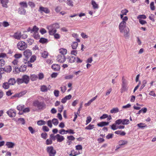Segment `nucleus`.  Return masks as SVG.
<instances>
[{"instance_id":"obj_57","label":"nucleus","mask_w":156,"mask_h":156,"mask_svg":"<svg viewBox=\"0 0 156 156\" xmlns=\"http://www.w3.org/2000/svg\"><path fill=\"white\" fill-rule=\"evenodd\" d=\"M7 58V55L5 53H0V58Z\"/></svg>"},{"instance_id":"obj_27","label":"nucleus","mask_w":156,"mask_h":156,"mask_svg":"<svg viewBox=\"0 0 156 156\" xmlns=\"http://www.w3.org/2000/svg\"><path fill=\"white\" fill-rule=\"evenodd\" d=\"M137 126L140 128L144 129L147 127V125L144 123H140L137 124Z\"/></svg>"},{"instance_id":"obj_33","label":"nucleus","mask_w":156,"mask_h":156,"mask_svg":"<svg viewBox=\"0 0 156 156\" xmlns=\"http://www.w3.org/2000/svg\"><path fill=\"white\" fill-rule=\"evenodd\" d=\"M78 46V43L76 41L73 42L71 46L72 48L73 49H76Z\"/></svg>"},{"instance_id":"obj_42","label":"nucleus","mask_w":156,"mask_h":156,"mask_svg":"<svg viewBox=\"0 0 156 156\" xmlns=\"http://www.w3.org/2000/svg\"><path fill=\"white\" fill-rule=\"evenodd\" d=\"M146 18H147L146 16L144 15H139L137 17V18L138 19H139V20L140 19H146Z\"/></svg>"},{"instance_id":"obj_52","label":"nucleus","mask_w":156,"mask_h":156,"mask_svg":"<svg viewBox=\"0 0 156 156\" xmlns=\"http://www.w3.org/2000/svg\"><path fill=\"white\" fill-rule=\"evenodd\" d=\"M44 77V75L42 73H40L38 74V78L39 80H42Z\"/></svg>"},{"instance_id":"obj_37","label":"nucleus","mask_w":156,"mask_h":156,"mask_svg":"<svg viewBox=\"0 0 156 156\" xmlns=\"http://www.w3.org/2000/svg\"><path fill=\"white\" fill-rule=\"evenodd\" d=\"M46 122L45 121L43 120H40L38 121L37 122V124L39 126H42L45 125Z\"/></svg>"},{"instance_id":"obj_35","label":"nucleus","mask_w":156,"mask_h":156,"mask_svg":"<svg viewBox=\"0 0 156 156\" xmlns=\"http://www.w3.org/2000/svg\"><path fill=\"white\" fill-rule=\"evenodd\" d=\"M8 83L10 85H13L16 83V81L14 78H11L8 81Z\"/></svg>"},{"instance_id":"obj_6","label":"nucleus","mask_w":156,"mask_h":156,"mask_svg":"<svg viewBox=\"0 0 156 156\" xmlns=\"http://www.w3.org/2000/svg\"><path fill=\"white\" fill-rule=\"evenodd\" d=\"M116 123L118 125L122 124L123 125H128L129 123V121L128 119H118L116 121Z\"/></svg>"},{"instance_id":"obj_19","label":"nucleus","mask_w":156,"mask_h":156,"mask_svg":"<svg viewBox=\"0 0 156 156\" xmlns=\"http://www.w3.org/2000/svg\"><path fill=\"white\" fill-rule=\"evenodd\" d=\"M52 68L55 71H58L60 69V66L58 64H54L51 66Z\"/></svg>"},{"instance_id":"obj_63","label":"nucleus","mask_w":156,"mask_h":156,"mask_svg":"<svg viewBox=\"0 0 156 156\" xmlns=\"http://www.w3.org/2000/svg\"><path fill=\"white\" fill-rule=\"evenodd\" d=\"M61 91L62 93H64L66 90V86H63L61 87Z\"/></svg>"},{"instance_id":"obj_36","label":"nucleus","mask_w":156,"mask_h":156,"mask_svg":"<svg viewBox=\"0 0 156 156\" xmlns=\"http://www.w3.org/2000/svg\"><path fill=\"white\" fill-rule=\"evenodd\" d=\"M115 133L117 134H119L121 136H124L126 133L124 131H121V130H117L115 131Z\"/></svg>"},{"instance_id":"obj_14","label":"nucleus","mask_w":156,"mask_h":156,"mask_svg":"<svg viewBox=\"0 0 156 156\" xmlns=\"http://www.w3.org/2000/svg\"><path fill=\"white\" fill-rule=\"evenodd\" d=\"M56 139L57 141L59 142H62L63 141L65 138L63 136L60 135L59 134H57L56 135Z\"/></svg>"},{"instance_id":"obj_58","label":"nucleus","mask_w":156,"mask_h":156,"mask_svg":"<svg viewBox=\"0 0 156 156\" xmlns=\"http://www.w3.org/2000/svg\"><path fill=\"white\" fill-rule=\"evenodd\" d=\"M41 136L42 138L46 139L48 135L46 133H42L41 134Z\"/></svg>"},{"instance_id":"obj_51","label":"nucleus","mask_w":156,"mask_h":156,"mask_svg":"<svg viewBox=\"0 0 156 156\" xmlns=\"http://www.w3.org/2000/svg\"><path fill=\"white\" fill-rule=\"evenodd\" d=\"M39 42L42 43H44L47 42V40L44 38H41L39 40Z\"/></svg>"},{"instance_id":"obj_8","label":"nucleus","mask_w":156,"mask_h":156,"mask_svg":"<svg viewBox=\"0 0 156 156\" xmlns=\"http://www.w3.org/2000/svg\"><path fill=\"white\" fill-rule=\"evenodd\" d=\"M6 113L11 118L15 117L16 115V112L14 109H10L6 112Z\"/></svg>"},{"instance_id":"obj_17","label":"nucleus","mask_w":156,"mask_h":156,"mask_svg":"<svg viewBox=\"0 0 156 156\" xmlns=\"http://www.w3.org/2000/svg\"><path fill=\"white\" fill-rule=\"evenodd\" d=\"M59 52L61 55L65 56L67 54V50L65 48H62L59 49Z\"/></svg>"},{"instance_id":"obj_54","label":"nucleus","mask_w":156,"mask_h":156,"mask_svg":"<svg viewBox=\"0 0 156 156\" xmlns=\"http://www.w3.org/2000/svg\"><path fill=\"white\" fill-rule=\"evenodd\" d=\"M5 64V61L4 59H0V66L2 67L4 66Z\"/></svg>"},{"instance_id":"obj_43","label":"nucleus","mask_w":156,"mask_h":156,"mask_svg":"<svg viewBox=\"0 0 156 156\" xmlns=\"http://www.w3.org/2000/svg\"><path fill=\"white\" fill-rule=\"evenodd\" d=\"M147 81L146 80H144L142 81V85L140 87V89L142 90L143 88L146 86V84L147 83Z\"/></svg>"},{"instance_id":"obj_20","label":"nucleus","mask_w":156,"mask_h":156,"mask_svg":"<svg viewBox=\"0 0 156 156\" xmlns=\"http://www.w3.org/2000/svg\"><path fill=\"white\" fill-rule=\"evenodd\" d=\"M6 145L8 148H12L15 146V144L12 142H6Z\"/></svg>"},{"instance_id":"obj_39","label":"nucleus","mask_w":156,"mask_h":156,"mask_svg":"<svg viewBox=\"0 0 156 156\" xmlns=\"http://www.w3.org/2000/svg\"><path fill=\"white\" fill-rule=\"evenodd\" d=\"M9 85H10L9 84V83L5 82L3 84L2 87L5 89H7L9 88Z\"/></svg>"},{"instance_id":"obj_56","label":"nucleus","mask_w":156,"mask_h":156,"mask_svg":"<svg viewBox=\"0 0 156 156\" xmlns=\"http://www.w3.org/2000/svg\"><path fill=\"white\" fill-rule=\"evenodd\" d=\"M91 120L92 118L90 116H89L87 117L86 121V125H87L91 121Z\"/></svg>"},{"instance_id":"obj_9","label":"nucleus","mask_w":156,"mask_h":156,"mask_svg":"<svg viewBox=\"0 0 156 156\" xmlns=\"http://www.w3.org/2000/svg\"><path fill=\"white\" fill-rule=\"evenodd\" d=\"M38 11L41 13L44 12L48 14L50 12V10L47 8L44 7L43 6L40 7Z\"/></svg>"},{"instance_id":"obj_61","label":"nucleus","mask_w":156,"mask_h":156,"mask_svg":"<svg viewBox=\"0 0 156 156\" xmlns=\"http://www.w3.org/2000/svg\"><path fill=\"white\" fill-rule=\"evenodd\" d=\"M139 20V23L142 25H144L147 23V22L145 20L141 19H140Z\"/></svg>"},{"instance_id":"obj_16","label":"nucleus","mask_w":156,"mask_h":156,"mask_svg":"<svg viewBox=\"0 0 156 156\" xmlns=\"http://www.w3.org/2000/svg\"><path fill=\"white\" fill-rule=\"evenodd\" d=\"M22 78L24 83H25L27 84L29 82L30 77L28 76L27 75H24L22 77Z\"/></svg>"},{"instance_id":"obj_34","label":"nucleus","mask_w":156,"mask_h":156,"mask_svg":"<svg viewBox=\"0 0 156 156\" xmlns=\"http://www.w3.org/2000/svg\"><path fill=\"white\" fill-rule=\"evenodd\" d=\"M69 62L70 63H73L75 60V57L73 56H70L68 58Z\"/></svg>"},{"instance_id":"obj_50","label":"nucleus","mask_w":156,"mask_h":156,"mask_svg":"<svg viewBox=\"0 0 156 156\" xmlns=\"http://www.w3.org/2000/svg\"><path fill=\"white\" fill-rule=\"evenodd\" d=\"M15 59H18L22 57V55L21 54H16L14 55Z\"/></svg>"},{"instance_id":"obj_64","label":"nucleus","mask_w":156,"mask_h":156,"mask_svg":"<svg viewBox=\"0 0 156 156\" xmlns=\"http://www.w3.org/2000/svg\"><path fill=\"white\" fill-rule=\"evenodd\" d=\"M154 16L153 14H151L149 16V19L153 22L155 21V20L154 19Z\"/></svg>"},{"instance_id":"obj_31","label":"nucleus","mask_w":156,"mask_h":156,"mask_svg":"<svg viewBox=\"0 0 156 156\" xmlns=\"http://www.w3.org/2000/svg\"><path fill=\"white\" fill-rule=\"evenodd\" d=\"M127 143L128 141L127 140H119L118 142V144L120 146L125 145Z\"/></svg>"},{"instance_id":"obj_24","label":"nucleus","mask_w":156,"mask_h":156,"mask_svg":"<svg viewBox=\"0 0 156 156\" xmlns=\"http://www.w3.org/2000/svg\"><path fill=\"white\" fill-rule=\"evenodd\" d=\"M109 122H102L97 124V125L100 127H102L104 126H107L108 125Z\"/></svg>"},{"instance_id":"obj_7","label":"nucleus","mask_w":156,"mask_h":156,"mask_svg":"<svg viewBox=\"0 0 156 156\" xmlns=\"http://www.w3.org/2000/svg\"><path fill=\"white\" fill-rule=\"evenodd\" d=\"M34 31L33 33H32L33 36L35 39H39L40 38V35L38 32L39 28L36 26H35L34 27Z\"/></svg>"},{"instance_id":"obj_47","label":"nucleus","mask_w":156,"mask_h":156,"mask_svg":"<svg viewBox=\"0 0 156 156\" xmlns=\"http://www.w3.org/2000/svg\"><path fill=\"white\" fill-rule=\"evenodd\" d=\"M51 121L52 122L53 124L55 126L57 125L58 123V120H57V119H55V118L53 119Z\"/></svg>"},{"instance_id":"obj_29","label":"nucleus","mask_w":156,"mask_h":156,"mask_svg":"<svg viewBox=\"0 0 156 156\" xmlns=\"http://www.w3.org/2000/svg\"><path fill=\"white\" fill-rule=\"evenodd\" d=\"M13 37L15 39L19 40L21 37V33H20L16 32L14 34Z\"/></svg>"},{"instance_id":"obj_21","label":"nucleus","mask_w":156,"mask_h":156,"mask_svg":"<svg viewBox=\"0 0 156 156\" xmlns=\"http://www.w3.org/2000/svg\"><path fill=\"white\" fill-rule=\"evenodd\" d=\"M97 97L98 96L96 95L95 97L93 98H92L89 100L87 103L85 104L84 105L85 106H89L90 105L91 103L97 98Z\"/></svg>"},{"instance_id":"obj_23","label":"nucleus","mask_w":156,"mask_h":156,"mask_svg":"<svg viewBox=\"0 0 156 156\" xmlns=\"http://www.w3.org/2000/svg\"><path fill=\"white\" fill-rule=\"evenodd\" d=\"M129 31V30L128 27H126L124 28V29L123 30L124 36L125 37H127L128 36V34Z\"/></svg>"},{"instance_id":"obj_5","label":"nucleus","mask_w":156,"mask_h":156,"mask_svg":"<svg viewBox=\"0 0 156 156\" xmlns=\"http://www.w3.org/2000/svg\"><path fill=\"white\" fill-rule=\"evenodd\" d=\"M47 151L49 156H55L56 154V151L52 146L48 147L47 148Z\"/></svg>"},{"instance_id":"obj_18","label":"nucleus","mask_w":156,"mask_h":156,"mask_svg":"<svg viewBox=\"0 0 156 156\" xmlns=\"http://www.w3.org/2000/svg\"><path fill=\"white\" fill-rule=\"evenodd\" d=\"M18 12L21 15H25L26 14V11L24 8L20 7L18 9Z\"/></svg>"},{"instance_id":"obj_28","label":"nucleus","mask_w":156,"mask_h":156,"mask_svg":"<svg viewBox=\"0 0 156 156\" xmlns=\"http://www.w3.org/2000/svg\"><path fill=\"white\" fill-rule=\"evenodd\" d=\"M91 4L94 9H98V5L93 0H92L91 1Z\"/></svg>"},{"instance_id":"obj_55","label":"nucleus","mask_w":156,"mask_h":156,"mask_svg":"<svg viewBox=\"0 0 156 156\" xmlns=\"http://www.w3.org/2000/svg\"><path fill=\"white\" fill-rule=\"evenodd\" d=\"M46 144L47 145L51 144L52 143V141L50 138L48 139L46 141Z\"/></svg>"},{"instance_id":"obj_62","label":"nucleus","mask_w":156,"mask_h":156,"mask_svg":"<svg viewBox=\"0 0 156 156\" xmlns=\"http://www.w3.org/2000/svg\"><path fill=\"white\" fill-rule=\"evenodd\" d=\"M73 75H69L66 76L65 77V79L66 80L71 79L73 78Z\"/></svg>"},{"instance_id":"obj_40","label":"nucleus","mask_w":156,"mask_h":156,"mask_svg":"<svg viewBox=\"0 0 156 156\" xmlns=\"http://www.w3.org/2000/svg\"><path fill=\"white\" fill-rule=\"evenodd\" d=\"M94 125L91 124H90L88 126L85 127V129L88 130H91L94 128Z\"/></svg>"},{"instance_id":"obj_38","label":"nucleus","mask_w":156,"mask_h":156,"mask_svg":"<svg viewBox=\"0 0 156 156\" xmlns=\"http://www.w3.org/2000/svg\"><path fill=\"white\" fill-rule=\"evenodd\" d=\"M119 112V109L118 108H113L110 110V112L111 113H116Z\"/></svg>"},{"instance_id":"obj_48","label":"nucleus","mask_w":156,"mask_h":156,"mask_svg":"<svg viewBox=\"0 0 156 156\" xmlns=\"http://www.w3.org/2000/svg\"><path fill=\"white\" fill-rule=\"evenodd\" d=\"M67 138L68 140L72 141L74 140L75 139V138L73 136H68Z\"/></svg>"},{"instance_id":"obj_13","label":"nucleus","mask_w":156,"mask_h":156,"mask_svg":"<svg viewBox=\"0 0 156 156\" xmlns=\"http://www.w3.org/2000/svg\"><path fill=\"white\" fill-rule=\"evenodd\" d=\"M0 1L3 7L6 8H8L7 4L9 2V0H0Z\"/></svg>"},{"instance_id":"obj_46","label":"nucleus","mask_w":156,"mask_h":156,"mask_svg":"<svg viewBox=\"0 0 156 156\" xmlns=\"http://www.w3.org/2000/svg\"><path fill=\"white\" fill-rule=\"evenodd\" d=\"M128 12L129 11L127 9H124L121 10V13L122 15H126Z\"/></svg>"},{"instance_id":"obj_22","label":"nucleus","mask_w":156,"mask_h":156,"mask_svg":"<svg viewBox=\"0 0 156 156\" xmlns=\"http://www.w3.org/2000/svg\"><path fill=\"white\" fill-rule=\"evenodd\" d=\"M19 4L20 5V7H22L24 8H27L28 7L27 2H21L19 3Z\"/></svg>"},{"instance_id":"obj_59","label":"nucleus","mask_w":156,"mask_h":156,"mask_svg":"<svg viewBox=\"0 0 156 156\" xmlns=\"http://www.w3.org/2000/svg\"><path fill=\"white\" fill-rule=\"evenodd\" d=\"M36 59V57L34 55H33L31 57L30 60V62H33Z\"/></svg>"},{"instance_id":"obj_60","label":"nucleus","mask_w":156,"mask_h":156,"mask_svg":"<svg viewBox=\"0 0 156 156\" xmlns=\"http://www.w3.org/2000/svg\"><path fill=\"white\" fill-rule=\"evenodd\" d=\"M150 7L151 9L152 10H154L155 9V7L154 5V3L153 2H151L150 4Z\"/></svg>"},{"instance_id":"obj_12","label":"nucleus","mask_w":156,"mask_h":156,"mask_svg":"<svg viewBox=\"0 0 156 156\" xmlns=\"http://www.w3.org/2000/svg\"><path fill=\"white\" fill-rule=\"evenodd\" d=\"M32 51L29 49H27L23 52V55L27 58H29L32 55Z\"/></svg>"},{"instance_id":"obj_15","label":"nucleus","mask_w":156,"mask_h":156,"mask_svg":"<svg viewBox=\"0 0 156 156\" xmlns=\"http://www.w3.org/2000/svg\"><path fill=\"white\" fill-rule=\"evenodd\" d=\"M81 153L79 151L77 152L75 151L73 149L71 151L69 155L70 156H76Z\"/></svg>"},{"instance_id":"obj_41","label":"nucleus","mask_w":156,"mask_h":156,"mask_svg":"<svg viewBox=\"0 0 156 156\" xmlns=\"http://www.w3.org/2000/svg\"><path fill=\"white\" fill-rule=\"evenodd\" d=\"M24 108V105H20L17 106V109L19 111L23 110Z\"/></svg>"},{"instance_id":"obj_30","label":"nucleus","mask_w":156,"mask_h":156,"mask_svg":"<svg viewBox=\"0 0 156 156\" xmlns=\"http://www.w3.org/2000/svg\"><path fill=\"white\" fill-rule=\"evenodd\" d=\"M30 78L32 81H34L37 80L38 76L35 74H32L30 75Z\"/></svg>"},{"instance_id":"obj_32","label":"nucleus","mask_w":156,"mask_h":156,"mask_svg":"<svg viewBox=\"0 0 156 156\" xmlns=\"http://www.w3.org/2000/svg\"><path fill=\"white\" fill-rule=\"evenodd\" d=\"M27 66L23 65H22L19 68V70L20 72H23L26 70Z\"/></svg>"},{"instance_id":"obj_11","label":"nucleus","mask_w":156,"mask_h":156,"mask_svg":"<svg viewBox=\"0 0 156 156\" xmlns=\"http://www.w3.org/2000/svg\"><path fill=\"white\" fill-rule=\"evenodd\" d=\"M126 23H124L123 22H121L119 24V27L120 32L121 33H123V30L124 28L126 27Z\"/></svg>"},{"instance_id":"obj_4","label":"nucleus","mask_w":156,"mask_h":156,"mask_svg":"<svg viewBox=\"0 0 156 156\" xmlns=\"http://www.w3.org/2000/svg\"><path fill=\"white\" fill-rule=\"evenodd\" d=\"M17 46L20 50L23 51L27 48V45L24 42L21 41L18 43Z\"/></svg>"},{"instance_id":"obj_10","label":"nucleus","mask_w":156,"mask_h":156,"mask_svg":"<svg viewBox=\"0 0 156 156\" xmlns=\"http://www.w3.org/2000/svg\"><path fill=\"white\" fill-rule=\"evenodd\" d=\"M66 60V58L65 56L60 55H58L57 57V60L60 63L64 62Z\"/></svg>"},{"instance_id":"obj_3","label":"nucleus","mask_w":156,"mask_h":156,"mask_svg":"<svg viewBox=\"0 0 156 156\" xmlns=\"http://www.w3.org/2000/svg\"><path fill=\"white\" fill-rule=\"evenodd\" d=\"M127 83L126 81L123 77L122 79V87L121 89V93L127 90L128 87H127Z\"/></svg>"},{"instance_id":"obj_1","label":"nucleus","mask_w":156,"mask_h":156,"mask_svg":"<svg viewBox=\"0 0 156 156\" xmlns=\"http://www.w3.org/2000/svg\"><path fill=\"white\" fill-rule=\"evenodd\" d=\"M60 25L57 23H55L48 25L46 28L48 30V33L50 35H53L57 32V29L59 28Z\"/></svg>"},{"instance_id":"obj_49","label":"nucleus","mask_w":156,"mask_h":156,"mask_svg":"<svg viewBox=\"0 0 156 156\" xmlns=\"http://www.w3.org/2000/svg\"><path fill=\"white\" fill-rule=\"evenodd\" d=\"M28 4L31 8H33L35 6V3L32 2H28Z\"/></svg>"},{"instance_id":"obj_2","label":"nucleus","mask_w":156,"mask_h":156,"mask_svg":"<svg viewBox=\"0 0 156 156\" xmlns=\"http://www.w3.org/2000/svg\"><path fill=\"white\" fill-rule=\"evenodd\" d=\"M33 105L39 110H43L46 107V105L44 102H40L38 100L34 101L33 102Z\"/></svg>"},{"instance_id":"obj_25","label":"nucleus","mask_w":156,"mask_h":156,"mask_svg":"<svg viewBox=\"0 0 156 156\" xmlns=\"http://www.w3.org/2000/svg\"><path fill=\"white\" fill-rule=\"evenodd\" d=\"M18 61L17 59H15L12 62V64L13 65V66L16 69L18 68Z\"/></svg>"},{"instance_id":"obj_44","label":"nucleus","mask_w":156,"mask_h":156,"mask_svg":"<svg viewBox=\"0 0 156 156\" xmlns=\"http://www.w3.org/2000/svg\"><path fill=\"white\" fill-rule=\"evenodd\" d=\"M118 125L116 123V121H115V123H113L111 126V129L113 130H115L118 129L117 126H116V125Z\"/></svg>"},{"instance_id":"obj_53","label":"nucleus","mask_w":156,"mask_h":156,"mask_svg":"<svg viewBox=\"0 0 156 156\" xmlns=\"http://www.w3.org/2000/svg\"><path fill=\"white\" fill-rule=\"evenodd\" d=\"M18 121L20 122L21 123L22 125H24L25 124V121L24 119L23 118H20L18 119Z\"/></svg>"},{"instance_id":"obj_45","label":"nucleus","mask_w":156,"mask_h":156,"mask_svg":"<svg viewBox=\"0 0 156 156\" xmlns=\"http://www.w3.org/2000/svg\"><path fill=\"white\" fill-rule=\"evenodd\" d=\"M48 55V53L47 52L44 51L41 53V56L43 58H46Z\"/></svg>"},{"instance_id":"obj_26","label":"nucleus","mask_w":156,"mask_h":156,"mask_svg":"<svg viewBox=\"0 0 156 156\" xmlns=\"http://www.w3.org/2000/svg\"><path fill=\"white\" fill-rule=\"evenodd\" d=\"M49 88H48L45 85H43L41 86V90L42 92H46L49 89Z\"/></svg>"}]
</instances>
